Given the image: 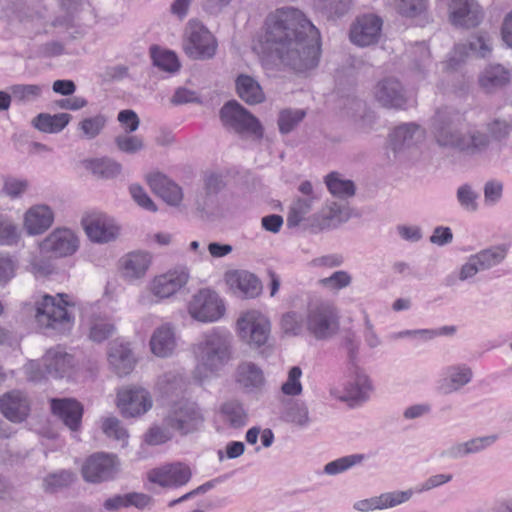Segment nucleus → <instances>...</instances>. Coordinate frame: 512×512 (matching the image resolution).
I'll return each instance as SVG.
<instances>
[{
	"label": "nucleus",
	"instance_id": "f257e3e1",
	"mask_svg": "<svg viewBox=\"0 0 512 512\" xmlns=\"http://www.w3.org/2000/svg\"><path fill=\"white\" fill-rule=\"evenodd\" d=\"M251 48L264 66L279 60L298 73L315 69L321 54L317 28L293 7L271 11L253 38Z\"/></svg>",
	"mask_w": 512,
	"mask_h": 512
},
{
	"label": "nucleus",
	"instance_id": "f03ea898",
	"mask_svg": "<svg viewBox=\"0 0 512 512\" xmlns=\"http://www.w3.org/2000/svg\"><path fill=\"white\" fill-rule=\"evenodd\" d=\"M233 336L224 327H212L202 332L192 345L196 361L192 377L204 383L218 375L219 371L232 359Z\"/></svg>",
	"mask_w": 512,
	"mask_h": 512
},
{
	"label": "nucleus",
	"instance_id": "7ed1b4c3",
	"mask_svg": "<svg viewBox=\"0 0 512 512\" xmlns=\"http://www.w3.org/2000/svg\"><path fill=\"white\" fill-rule=\"evenodd\" d=\"M80 235L68 226H58L50 231L38 243V252L31 253L27 261V270L36 278L52 273L51 259L68 258L80 248Z\"/></svg>",
	"mask_w": 512,
	"mask_h": 512
},
{
	"label": "nucleus",
	"instance_id": "20e7f679",
	"mask_svg": "<svg viewBox=\"0 0 512 512\" xmlns=\"http://www.w3.org/2000/svg\"><path fill=\"white\" fill-rule=\"evenodd\" d=\"M345 376L346 381L342 386H330V396L352 406L368 401L374 391V385L370 375L360 364L357 349L349 351Z\"/></svg>",
	"mask_w": 512,
	"mask_h": 512
},
{
	"label": "nucleus",
	"instance_id": "39448f33",
	"mask_svg": "<svg viewBox=\"0 0 512 512\" xmlns=\"http://www.w3.org/2000/svg\"><path fill=\"white\" fill-rule=\"evenodd\" d=\"M190 273L187 268L179 267L154 276L138 296L142 305H153L169 299L179 293L189 282Z\"/></svg>",
	"mask_w": 512,
	"mask_h": 512
},
{
	"label": "nucleus",
	"instance_id": "423d86ee",
	"mask_svg": "<svg viewBox=\"0 0 512 512\" xmlns=\"http://www.w3.org/2000/svg\"><path fill=\"white\" fill-rule=\"evenodd\" d=\"M436 138L440 145L456 148L469 155L480 154L488 146V138L485 134L453 121L441 126L436 133Z\"/></svg>",
	"mask_w": 512,
	"mask_h": 512
},
{
	"label": "nucleus",
	"instance_id": "0eeeda50",
	"mask_svg": "<svg viewBox=\"0 0 512 512\" xmlns=\"http://www.w3.org/2000/svg\"><path fill=\"white\" fill-rule=\"evenodd\" d=\"M186 310L194 321L212 324L220 322L226 316L227 303L219 292L210 287H204L190 296Z\"/></svg>",
	"mask_w": 512,
	"mask_h": 512
},
{
	"label": "nucleus",
	"instance_id": "6e6552de",
	"mask_svg": "<svg viewBox=\"0 0 512 512\" xmlns=\"http://www.w3.org/2000/svg\"><path fill=\"white\" fill-rule=\"evenodd\" d=\"M235 330L238 338L251 348H261L271 338L272 323L267 314L256 308L240 312Z\"/></svg>",
	"mask_w": 512,
	"mask_h": 512
},
{
	"label": "nucleus",
	"instance_id": "1a4fd4ad",
	"mask_svg": "<svg viewBox=\"0 0 512 512\" xmlns=\"http://www.w3.org/2000/svg\"><path fill=\"white\" fill-rule=\"evenodd\" d=\"M35 317L40 327L58 332L69 330L74 320L62 294L43 295L36 303Z\"/></svg>",
	"mask_w": 512,
	"mask_h": 512
},
{
	"label": "nucleus",
	"instance_id": "9d476101",
	"mask_svg": "<svg viewBox=\"0 0 512 512\" xmlns=\"http://www.w3.org/2000/svg\"><path fill=\"white\" fill-rule=\"evenodd\" d=\"M306 332L316 340L331 338L339 328L336 308L328 302H315L308 305L306 314Z\"/></svg>",
	"mask_w": 512,
	"mask_h": 512
},
{
	"label": "nucleus",
	"instance_id": "9b49d317",
	"mask_svg": "<svg viewBox=\"0 0 512 512\" xmlns=\"http://www.w3.org/2000/svg\"><path fill=\"white\" fill-rule=\"evenodd\" d=\"M81 226L87 239L94 244H108L118 239L121 233L119 222L111 215L92 210L81 218Z\"/></svg>",
	"mask_w": 512,
	"mask_h": 512
},
{
	"label": "nucleus",
	"instance_id": "f8f14e48",
	"mask_svg": "<svg viewBox=\"0 0 512 512\" xmlns=\"http://www.w3.org/2000/svg\"><path fill=\"white\" fill-rule=\"evenodd\" d=\"M223 125L234 132L254 139L263 137L264 129L253 114L236 101L226 103L220 110Z\"/></svg>",
	"mask_w": 512,
	"mask_h": 512
},
{
	"label": "nucleus",
	"instance_id": "ddd939ff",
	"mask_svg": "<svg viewBox=\"0 0 512 512\" xmlns=\"http://www.w3.org/2000/svg\"><path fill=\"white\" fill-rule=\"evenodd\" d=\"M183 50L192 59H210L217 50L214 35L200 22L190 20L183 36Z\"/></svg>",
	"mask_w": 512,
	"mask_h": 512
},
{
	"label": "nucleus",
	"instance_id": "4468645a",
	"mask_svg": "<svg viewBox=\"0 0 512 512\" xmlns=\"http://www.w3.org/2000/svg\"><path fill=\"white\" fill-rule=\"evenodd\" d=\"M72 367V357L60 348L47 351L42 362L29 361L25 366L28 377L37 381L45 375L63 377Z\"/></svg>",
	"mask_w": 512,
	"mask_h": 512
},
{
	"label": "nucleus",
	"instance_id": "2eb2a0df",
	"mask_svg": "<svg viewBox=\"0 0 512 512\" xmlns=\"http://www.w3.org/2000/svg\"><path fill=\"white\" fill-rule=\"evenodd\" d=\"M226 290L241 299L258 298L262 293V282L254 273L245 269H228L223 274Z\"/></svg>",
	"mask_w": 512,
	"mask_h": 512
},
{
	"label": "nucleus",
	"instance_id": "dca6fc26",
	"mask_svg": "<svg viewBox=\"0 0 512 512\" xmlns=\"http://www.w3.org/2000/svg\"><path fill=\"white\" fill-rule=\"evenodd\" d=\"M153 405L149 391L140 386H126L118 390L116 406L124 417H139Z\"/></svg>",
	"mask_w": 512,
	"mask_h": 512
},
{
	"label": "nucleus",
	"instance_id": "f3484780",
	"mask_svg": "<svg viewBox=\"0 0 512 512\" xmlns=\"http://www.w3.org/2000/svg\"><path fill=\"white\" fill-rule=\"evenodd\" d=\"M119 471V461L115 455L95 453L89 456L81 467L83 479L98 484L112 479Z\"/></svg>",
	"mask_w": 512,
	"mask_h": 512
},
{
	"label": "nucleus",
	"instance_id": "a211bd4d",
	"mask_svg": "<svg viewBox=\"0 0 512 512\" xmlns=\"http://www.w3.org/2000/svg\"><path fill=\"white\" fill-rule=\"evenodd\" d=\"M201 421L200 410L194 402L180 401L171 407L164 424L172 430L188 433L195 429Z\"/></svg>",
	"mask_w": 512,
	"mask_h": 512
},
{
	"label": "nucleus",
	"instance_id": "6ab92c4d",
	"mask_svg": "<svg viewBox=\"0 0 512 512\" xmlns=\"http://www.w3.org/2000/svg\"><path fill=\"white\" fill-rule=\"evenodd\" d=\"M191 476L190 467L181 462L156 467L147 474V478L151 483L170 489L186 485L190 481Z\"/></svg>",
	"mask_w": 512,
	"mask_h": 512
},
{
	"label": "nucleus",
	"instance_id": "aec40b11",
	"mask_svg": "<svg viewBox=\"0 0 512 512\" xmlns=\"http://www.w3.org/2000/svg\"><path fill=\"white\" fill-rule=\"evenodd\" d=\"M473 370L466 363H453L445 366L437 380V390L443 395L460 392L473 380Z\"/></svg>",
	"mask_w": 512,
	"mask_h": 512
},
{
	"label": "nucleus",
	"instance_id": "412c9836",
	"mask_svg": "<svg viewBox=\"0 0 512 512\" xmlns=\"http://www.w3.org/2000/svg\"><path fill=\"white\" fill-rule=\"evenodd\" d=\"M55 222L54 209L45 203L28 207L22 215V228L28 236H39L47 232Z\"/></svg>",
	"mask_w": 512,
	"mask_h": 512
},
{
	"label": "nucleus",
	"instance_id": "4be33fe9",
	"mask_svg": "<svg viewBox=\"0 0 512 512\" xmlns=\"http://www.w3.org/2000/svg\"><path fill=\"white\" fill-rule=\"evenodd\" d=\"M152 254L137 250L123 255L118 261V272L121 278L128 283L142 280L152 265Z\"/></svg>",
	"mask_w": 512,
	"mask_h": 512
},
{
	"label": "nucleus",
	"instance_id": "5701e85b",
	"mask_svg": "<svg viewBox=\"0 0 512 512\" xmlns=\"http://www.w3.org/2000/svg\"><path fill=\"white\" fill-rule=\"evenodd\" d=\"M413 494L414 492L411 489L384 492L370 498L355 501L353 503V509L358 512L387 510L408 502Z\"/></svg>",
	"mask_w": 512,
	"mask_h": 512
},
{
	"label": "nucleus",
	"instance_id": "b1692460",
	"mask_svg": "<svg viewBox=\"0 0 512 512\" xmlns=\"http://www.w3.org/2000/svg\"><path fill=\"white\" fill-rule=\"evenodd\" d=\"M178 347V337L175 326L171 323H162L154 329L149 340L150 352L157 358L172 357Z\"/></svg>",
	"mask_w": 512,
	"mask_h": 512
},
{
	"label": "nucleus",
	"instance_id": "393cba45",
	"mask_svg": "<svg viewBox=\"0 0 512 512\" xmlns=\"http://www.w3.org/2000/svg\"><path fill=\"white\" fill-rule=\"evenodd\" d=\"M107 359L110 368L118 376L130 374L136 365V358L132 352L131 344L123 339H116L110 343Z\"/></svg>",
	"mask_w": 512,
	"mask_h": 512
},
{
	"label": "nucleus",
	"instance_id": "a878e982",
	"mask_svg": "<svg viewBox=\"0 0 512 512\" xmlns=\"http://www.w3.org/2000/svg\"><path fill=\"white\" fill-rule=\"evenodd\" d=\"M448 5L449 19L451 23L459 27L475 26L481 16L478 4L475 0H439Z\"/></svg>",
	"mask_w": 512,
	"mask_h": 512
},
{
	"label": "nucleus",
	"instance_id": "bb28decb",
	"mask_svg": "<svg viewBox=\"0 0 512 512\" xmlns=\"http://www.w3.org/2000/svg\"><path fill=\"white\" fill-rule=\"evenodd\" d=\"M381 27L382 22L377 16H361L357 18L350 29V39L358 46H369L378 40Z\"/></svg>",
	"mask_w": 512,
	"mask_h": 512
},
{
	"label": "nucleus",
	"instance_id": "cd10ccee",
	"mask_svg": "<svg viewBox=\"0 0 512 512\" xmlns=\"http://www.w3.org/2000/svg\"><path fill=\"white\" fill-rule=\"evenodd\" d=\"M151 190L170 206H179L183 200V192L179 185L160 172L146 175Z\"/></svg>",
	"mask_w": 512,
	"mask_h": 512
},
{
	"label": "nucleus",
	"instance_id": "c85d7f7f",
	"mask_svg": "<svg viewBox=\"0 0 512 512\" xmlns=\"http://www.w3.org/2000/svg\"><path fill=\"white\" fill-rule=\"evenodd\" d=\"M374 97L387 108H402L407 100L402 85L394 78L380 81L374 88Z\"/></svg>",
	"mask_w": 512,
	"mask_h": 512
},
{
	"label": "nucleus",
	"instance_id": "c756f323",
	"mask_svg": "<svg viewBox=\"0 0 512 512\" xmlns=\"http://www.w3.org/2000/svg\"><path fill=\"white\" fill-rule=\"evenodd\" d=\"M51 409L55 416L60 418L64 424L73 432H76L83 415V406L74 399H52Z\"/></svg>",
	"mask_w": 512,
	"mask_h": 512
},
{
	"label": "nucleus",
	"instance_id": "7c9ffc66",
	"mask_svg": "<svg viewBox=\"0 0 512 512\" xmlns=\"http://www.w3.org/2000/svg\"><path fill=\"white\" fill-rule=\"evenodd\" d=\"M350 218L351 211L347 205L331 202L321 210L314 221L320 229H334L346 223Z\"/></svg>",
	"mask_w": 512,
	"mask_h": 512
},
{
	"label": "nucleus",
	"instance_id": "2f4dec72",
	"mask_svg": "<svg viewBox=\"0 0 512 512\" xmlns=\"http://www.w3.org/2000/svg\"><path fill=\"white\" fill-rule=\"evenodd\" d=\"M510 79V72L504 66L491 64L480 72L478 82L485 92L492 93L506 86Z\"/></svg>",
	"mask_w": 512,
	"mask_h": 512
},
{
	"label": "nucleus",
	"instance_id": "473e14b6",
	"mask_svg": "<svg viewBox=\"0 0 512 512\" xmlns=\"http://www.w3.org/2000/svg\"><path fill=\"white\" fill-rule=\"evenodd\" d=\"M0 409L11 422H21L28 415L29 404L22 393L13 391L0 399Z\"/></svg>",
	"mask_w": 512,
	"mask_h": 512
},
{
	"label": "nucleus",
	"instance_id": "72a5a7b5",
	"mask_svg": "<svg viewBox=\"0 0 512 512\" xmlns=\"http://www.w3.org/2000/svg\"><path fill=\"white\" fill-rule=\"evenodd\" d=\"M217 421L224 427L239 429L247 424L248 413L240 402L226 401L217 412Z\"/></svg>",
	"mask_w": 512,
	"mask_h": 512
},
{
	"label": "nucleus",
	"instance_id": "f704fd0d",
	"mask_svg": "<svg viewBox=\"0 0 512 512\" xmlns=\"http://www.w3.org/2000/svg\"><path fill=\"white\" fill-rule=\"evenodd\" d=\"M152 504V498L143 493H127L114 495L103 502V507L108 512H117L123 508L135 507L143 510Z\"/></svg>",
	"mask_w": 512,
	"mask_h": 512
},
{
	"label": "nucleus",
	"instance_id": "c9c22d12",
	"mask_svg": "<svg viewBox=\"0 0 512 512\" xmlns=\"http://www.w3.org/2000/svg\"><path fill=\"white\" fill-rule=\"evenodd\" d=\"M236 382L248 392L262 388L265 378L261 368L252 362L241 363L236 370Z\"/></svg>",
	"mask_w": 512,
	"mask_h": 512
},
{
	"label": "nucleus",
	"instance_id": "e433bc0d",
	"mask_svg": "<svg viewBox=\"0 0 512 512\" xmlns=\"http://www.w3.org/2000/svg\"><path fill=\"white\" fill-rule=\"evenodd\" d=\"M423 137V131L415 124H403L396 127L390 135V147L400 152L412 146Z\"/></svg>",
	"mask_w": 512,
	"mask_h": 512
},
{
	"label": "nucleus",
	"instance_id": "4c0bfd02",
	"mask_svg": "<svg viewBox=\"0 0 512 512\" xmlns=\"http://www.w3.org/2000/svg\"><path fill=\"white\" fill-rule=\"evenodd\" d=\"M71 119L72 116L68 113H40L33 119L32 124L43 133L57 134L65 129Z\"/></svg>",
	"mask_w": 512,
	"mask_h": 512
},
{
	"label": "nucleus",
	"instance_id": "58836bf2",
	"mask_svg": "<svg viewBox=\"0 0 512 512\" xmlns=\"http://www.w3.org/2000/svg\"><path fill=\"white\" fill-rule=\"evenodd\" d=\"M236 89L239 97L248 104H258L265 99L259 83L248 75L238 76Z\"/></svg>",
	"mask_w": 512,
	"mask_h": 512
},
{
	"label": "nucleus",
	"instance_id": "ea45409f",
	"mask_svg": "<svg viewBox=\"0 0 512 512\" xmlns=\"http://www.w3.org/2000/svg\"><path fill=\"white\" fill-rule=\"evenodd\" d=\"M84 165L94 175L105 179L115 178L122 171V165L110 158L86 160Z\"/></svg>",
	"mask_w": 512,
	"mask_h": 512
},
{
	"label": "nucleus",
	"instance_id": "a19ab883",
	"mask_svg": "<svg viewBox=\"0 0 512 512\" xmlns=\"http://www.w3.org/2000/svg\"><path fill=\"white\" fill-rule=\"evenodd\" d=\"M279 329L285 337H299L306 332V320L296 311H288L281 315Z\"/></svg>",
	"mask_w": 512,
	"mask_h": 512
},
{
	"label": "nucleus",
	"instance_id": "79ce46f5",
	"mask_svg": "<svg viewBox=\"0 0 512 512\" xmlns=\"http://www.w3.org/2000/svg\"><path fill=\"white\" fill-rule=\"evenodd\" d=\"M324 182L328 188V191L335 197L344 199L352 197L355 194V185L353 181L343 177L337 172L328 174Z\"/></svg>",
	"mask_w": 512,
	"mask_h": 512
},
{
	"label": "nucleus",
	"instance_id": "37998d69",
	"mask_svg": "<svg viewBox=\"0 0 512 512\" xmlns=\"http://www.w3.org/2000/svg\"><path fill=\"white\" fill-rule=\"evenodd\" d=\"M302 377L303 371L299 366L290 367L287 370L285 380L280 386L281 393L290 398L301 396L304 391Z\"/></svg>",
	"mask_w": 512,
	"mask_h": 512
},
{
	"label": "nucleus",
	"instance_id": "c03bdc74",
	"mask_svg": "<svg viewBox=\"0 0 512 512\" xmlns=\"http://www.w3.org/2000/svg\"><path fill=\"white\" fill-rule=\"evenodd\" d=\"M393 6L402 17L414 20L425 16L428 0H394Z\"/></svg>",
	"mask_w": 512,
	"mask_h": 512
},
{
	"label": "nucleus",
	"instance_id": "a18cd8bd",
	"mask_svg": "<svg viewBox=\"0 0 512 512\" xmlns=\"http://www.w3.org/2000/svg\"><path fill=\"white\" fill-rule=\"evenodd\" d=\"M151 57L153 60V64L162 71L174 73L178 71L180 68L179 59L175 52L171 50H167L160 47H152Z\"/></svg>",
	"mask_w": 512,
	"mask_h": 512
},
{
	"label": "nucleus",
	"instance_id": "49530a36",
	"mask_svg": "<svg viewBox=\"0 0 512 512\" xmlns=\"http://www.w3.org/2000/svg\"><path fill=\"white\" fill-rule=\"evenodd\" d=\"M107 118L102 114L83 118L77 125L81 137L86 140H92L99 136L104 130Z\"/></svg>",
	"mask_w": 512,
	"mask_h": 512
},
{
	"label": "nucleus",
	"instance_id": "de8ad7c7",
	"mask_svg": "<svg viewBox=\"0 0 512 512\" xmlns=\"http://www.w3.org/2000/svg\"><path fill=\"white\" fill-rule=\"evenodd\" d=\"M88 327V336L94 342H102L110 337L114 332V325L107 319L93 315L86 323Z\"/></svg>",
	"mask_w": 512,
	"mask_h": 512
},
{
	"label": "nucleus",
	"instance_id": "09e8293b",
	"mask_svg": "<svg viewBox=\"0 0 512 512\" xmlns=\"http://www.w3.org/2000/svg\"><path fill=\"white\" fill-rule=\"evenodd\" d=\"M44 85L17 84L10 87L12 98L21 104H29L39 99L44 90Z\"/></svg>",
	"mask_w": 512,
	"mask_h": 512
},
{
	"label": "nucleus",
	"instance_id": "8fccbe9b",
	"mask_svg": "<svg viewBox=\"0 0 512 512\" xmlns=\"http://www.w3.org/2000/svg\"><path fill=\"white\" fill-rule=\"evenodd\" d=\"M459 206L466 212H476L479 208V194L469 183L461 184L456 190Z\"/></svg>",
	"mask_w": 512,
	"mask_h": 512
},
{
	"label": "nucleus",
	"instance_id": "3c124183",
	"mask_svg": "<svg viewBox=\"0 0 512 512\" xmlns=\"http://www.w3.org/2000/svg\"><path fill=\"white\" fill-rule=\"evenodd\" d=\"M366 459L364 454H351L328 462L324 466V473L327 475H338L352 467L361 464Z\"/></svg>",
	"mask_w": 512,
	"mask_h": 512
},
{
	"label": "nucleus",
	"instance_id": "603ef678",
	"mask_svg": "<svg viewBox=\"0 0 512 512\" xmlns=\"http://www.w3.org/2000/svg\"><path fill=\"white\" fill-rule=\"evenodd\" d=\"M507 250L504 246L491 247L474 254L481 270L490 269L501 263L506 257Z\"/></svg>",
	"mask_w": 512,
	"mask_h": 512
},
{
	"label": "nucleus",
	"instance_id": "864d4df0",
	"mask_svg": "<svg viewBox=\"0 0 512 512\" xmlns=\"http://www.w3.org/2000/svg\"><path fill=\"white\" fill-rule=\"evenodd\" d=\"M315 197H309L306 199H297L295 200L289 209L287 216V223L290 227H294L299 225L303 220L306 219V216L310 213L312 209V204Z\"/></svg>",
	"mask_w": 512,
	"mask_h": 512
},
{
	"label": "nucleus",
	"instance_id": "5fc2aeb1",
	"mask_svg": "<svg viewBox=\"0 0 512 512\" xmlns=\"http://www.w3.org/2000/svg\"><path fill=\"white\" fill-rule=\"evenodd\" d=\"M101 428L107 437L118 441L122 447L127 445L128 433L118 418L114 416L104 417L101 420Z\"/></svg>",
	"mask_w": 512,
	"mask_h": 512
},
{
	"label": "nucleus",
	"instance_id": "6e6d98bb",
	"mask_svg": "<svg viewBox=\"0 0 512 512\" xmlns=\"http://www.w3.org/2000/svg\"><path fill=\"white\" fill-rule=\"evenodd\" d=\"M21 240V231L12 219L0 215V246H14Z\"/></svg>",
	"mask_w": 512,
	"mask_h": 512
},
{
	"label": "nucleus",
	"instance_id": "4d7b16f0",
	"mask_svg": "<svg viewBox=\"0 0 512 512\" xmlns=\"http://www.w3.org/2000/svg\"><path fill=\"white\" fill-rule=\"evenodd\" d=\"M504 183L499 179H489L483 185V203L486 207H495L503 199Z\"/></svg>",
	"mask_w": 512,
	"mask_h": 512
},
{
	"label": "nucleus",
	"instance_id": "13d9d810",
	"mask_svg": "<svg viewBox=\"0 0 512 512\" xmlns=\"http://www.w3.org/2000/svg\"><path fill=\"white\" fill-rule=\"evenodd\" d=\"M29 182L24 178L8 176L3 181L2 194L10 199L21 198L28 190Z\"/></svg>",
	"mask_w": 512,
	"mask_h": 512
},
{
	"label": "nucleus",
	"instance_id": "bf43d9fd",
	"mask_svg": "<svg viewBox=\"0 0 512 512\" xmlns=\"http://www.w3.org/2000/svg\"><path fill=\"white\" fill-rule=\"evenodd\" d=\"M285 417L291 423L300 427H305L309 424V412L304 402L294 401L291 402L285 410Z\"/></svg>",
	"mask_w": 512,
	"mask_h": 512
},
{
	"label": "nucleus",
	"instance_id": "052dcab7",
	"mask_svg": "<svg viewBox=\"0 0 512 512\" xmlns=\"http://www.w3.org/2000/svg\"><path fill=\"white\" fill-rule=\"evenodd\" d=\"M115 144L118 150L126 154H136L145 148L143 138L131 133L118 135L115 138Z\"/></svg>",
	"mask_w": 512,
	"mask_h": 512
},
{
	"label": "nucleus",
	"instance_id": "680f3d73",
	"mask_svg": "<svg viewBox=\"0 0 512 512\" xmlns=\"http://www.w3.org/2000/svg\"><path fill=\"white\" fill-rule=\"evenodd\" d=\"M305 112L301 109H286L280 112L278 118L281 133L291 132L304 118Z\"/></svg>",
	"mask_w": 512,
	"mask_h": 512
},
{
	"label": "nucleus",
	"instance_id": "e2e57ef3",
	"mask_svg": "<svg viewBox=\"0 0 512 512\" xmlns=\"http://www.w3.org/2000/svg\"><path fill=\"white\" fill-rule=\"evenodd\" d=\"M352 277L346 271H336L331 276L319 281L321 286L331 291H338L351 284Z\"/></svg>",
	"mask_w": 512,
	"mask_h": 512
},
{
	"label": "nucleus",
	"instance_id": "0e129e2a",
	"mask_svg": "<svg viewBox=\"0 0 512 512\" xmlns=\"http://www.w3.org/2000/svg\"><path fill=\"white\" fill-rule=\"evenodd\" d=\"M17 262L9 254H0V287L5 286L14 278Z\"/></svg>",
	"mask_w": 512,
	"mask_h": 512
},
{
	"label": "nucleus",
	"instance_id": "69168bd1",
	"mask_svg": "<svg viewBox=\"0 0 512 512\" xmlns=\"http://www.w3.org/2000/svg\"><path fill=\"white\" fill-rule=\"evenodd\" d=\"M74 479L73 473L62 470L48 475L44 479V487L46 490L54 491L60 487L70 484Z\"/></svg>",
	"mask_w": 512,
	"mask_h": 512
},
{
	"label": "nucleus",
	"instance_id": "338daca9",
	"mask_svg": "<svg viewBox=\"0 0 512 512\" xmlns=\"http://www.w3.org/2000/svg\"><path fill=\"white\" fill-rule=\"evenodd\" d=\"M20 21L30 31H33L36 33L47 31V24L44 19V16L39 12H35V13L24 12L20 15Z\"/></svg>",
	"mask_w": 512,
	"mask_h": 512
},
{
	"label": "nucleus",
	"instance_id": "774afa93",
	"mask_svg": "<svg viewBox=\"0 0 512 512\" xmlns=\"http://www.w3.org/2000/svg\"><path fill=\"white\" fill-rule=\"evenodd\" d=\"M117 120L125 134L135 132L140 125V119L137 113L130 109L121 110L118 113Z\"/></svg>",
	"mask_w": 512,
	"mask_h": 512
}]
</instances>
